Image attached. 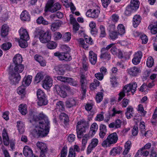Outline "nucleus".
Here are the masks:
<instances>
[{"label":"nucleus","instance_id":"79ce46f5","mask_svg":"<svg viewBox=\"0 0 157 157\" xmlns=\"http://www.w3.org/2000/svg\"><path fill=\"white\" fill-rule=\"evenodd\" d=\"M24 66L22 64L15 65L14 67V71L18 73L22 72L24 69Z\"/></svg>","mask_w":157,"mask_h":157},{"label":"nucleus","instance_id":"3c124183","mask_svg":"<svg viewBox=\"0 0 157 157\" xmlns=\"http://www.w3.org/2000/svg\"><path fill=\"white\" fill-rule=\"evenodd\" d=\"M150 30L151 32L153 34H157V25H150L148 27Z\"/></svg>","mask_w":157,"mask_h":157},{"label":"nucleus","instance_id":"49530a36","mask_svg":"<svg viewBox=\"0 0 157 157\" xmlns=\"http://www.w3.org/2000/svg\"><path fill=\"white\" fill-rule=\"evenodd\" d=\"M36 23L39 24H42L43 25H46L48 24V21L44 19L42 16L39 17L36 20Z\"/></svg>","mask_w":157,"mask_h":157},{"label":"nucleus","instance_id":"4be33fe9","mask_svg":"<svg viewBox=\"0 0 157 157\" xmlns=\"http://www.w3.org/2000/svg\"><path fill=\"white\" fill-rule=\"evenodd\" d=\"M89 59L91 64L94 65L97 61V55L92 51L89 52Z\"/></svg>","mask_w":157,"mask_h":157},{"label":"nucleus","instance_id":"c9c22d12","mask_svg":"<svg viewBox=\"0 0 157 157\" xmlns=\"http://www.w3.org/2000/svg\"><path fill=\"white\" fill-rule=\"evenodd\" d=\"M140 2L138 0H131L130 4L129 5L132 9L136 10L139 7Z\"/></svg>","mask_w":157,"mask_h":157},{"label":"nucleus","instance_id":"b1692460","mask_svg":"<svg viewBox=\"0 0 157 157\" xmlns=\"http://www.w3.org/2000/svg\"><path fill=\"white\" fill-rule=\"evenodd\" d=\"M55 89L57 92L58 94L61 97L65 98L67 96L66 92L63 90L60 86L58 85H56L55 86Z\"/></svg>","mask_w":157,"mask_h":157},{"label":"nucleus","instance_id":"0e129e2a","mask_svg":"<svg viewBox=\"0 0 157 157\" xmlns=\"http://www.w3.org/2000/svg\"><path fill=\"white\" fill-rule=\"evenodd\" d=\"M110 82L112 86L113 87H117L118 85L117 80L115 77L110 78Z\"/></svg>","mask_w":157,"mask_h":157},{"label":"nucleus","instance_id":"6ab92c4d","mask_svg":"<svg viewBox=\"0 0 157 157\" xmlns=\"http://www.w3.org/2000/svg\"><path fill=\"white\" fill-rule=\"evenodd\" d=\"M21 39L28 40L29 36L28 33L26 29L21 27L19 31Z\"/></svg>","mask_w":157,"mask_h":157},{"label":"nucleus","instance_id":"0eeeda50","mask_svg":"<svg viewBox=\"0 0 157 157\" xmlns=\"http://www.w3.org/2000/svg\"><path fill=\"white\" fill-rule=\"evenodd\" d=\"M9 75V79L11 84H16L18 83L21 78V77L19 74L10 72Z\"/></svg>","mask_w":157,"mask_h":157},{"label":"nucleus","instance_id":"cd10ccee","mask_svg":"<svg viewBox=\"0 0 157 157\" xmlns=\"http://www.w3.org/2000/svg\"><path fill=\"white\" fill-rule=\"evenodd\" d=\"M101 54L100 56L101 59H105L107 60H110L111 58V55L108 52L101 50Z\"/></svg>","mask_w":157,"mask_h":157},{"label":"nucleus","instance_id":"a19ab883","mask_svg":"<svg viewBox=\"0 0 157 157\" xmlns=\"http://www.w3.org/2000/svg\"><path fill=\"white\" fill-rule=\"evenodd\" d=\"M117 32L120 35L124 34L125 32V28L124 25L122 24H119L117 26Z\"/></svg>","mask_w":157,"mask_h":157},{"label":"nucleus","instance_id":"2eb2a0df","mask_svg":"<svg viewBox=\"0 0 157 157\" xmlns=\"http://www.w3.org/2000/svg\"><path fill=\"white\" fill-rule=\"evenodd\" d=\"M63 24V21L59 20L52 22L50 26L51 29L52 31L54 32L58 30Z\"/></svg>","mask_w":157,"mask_h":157},{"label":"nucleus","instance_id":"473e14b6","mask_svg":"<svg viewBox=\"0 0 157 157\" xmlns=\"http://www.w3.org/2000/svg\"><path fill=\"white\" fill-rule=\"evenodd\" d=\"M141 18L138 15H135L133 19V24L134 27H137L141 22Z\"/></svg>","mask_w":157,"mask_h":157},{"label":"nucleus","instance_id":"338daca9","mask_svg":"<svg viewBox=\"0 0 157 157\" xmlns=\"http://www.w3.org/2000/svg\"><path fill=\"white\" fill-rule=\"evenodd\" d=\"M104 113L101 112L100 114H98L95 118V120L98 121H103L104 118Z\"/></svg>","mask_w":157,"mask_h":157},{"label":"nucleus","instance_id":"aec40b11","mask_svg":"<svg viewBox=\"0 0 157 157\" xmlns=\"http://www.w3.org/2000/svg\"><path fill=\"white\" fill-rule=\"evenodd\" d=\"M121 124L122 121L119 119H117L114 122H113L109 124V127L110 128L116 129L120 128Z\"/></svg>","mask_w":157,"mask_h":157},{"label":"nucleus","instance_id":"4468645a","mask_svg":"<svg viewBox=\"0 0 157 157\" xmlns=\"http://www.w3.org/2000/svg\"><path fill=\"white\" fill-rule=\"evenodd\" d=\"M128 74L132 76H136L141 72L140 69L136 67H134L127 69Z\"/></svg>","mask_w":157,"mask_h":157},{"label":"nucleus","instance_id":"4d7b16f0","mask_svg":"<svg viewBox=\"0 0 157 157\" xmlns=\"http://www.w3.org/2000/svg\"><path fill=\"white\" fill-rule=\"evenodd\" d=\"M100 37L102 38L105 37L106 35V33L105 32V28L103 26H100Z\"/></svg>","mask_w":157,"mask_h":157},{"label":"nucleus","instance_id":"393cba45","mask_svg":"<svg viewBox=\"0 0 157 157\" xmlns=\"http://www.w3.org/2000/svg\"><path fill=\"white\" fill-rule=\"evenodd\" d=\"M54 0H49L47 3L46 7L48 10L52 13L56 12L54 6Z\"/></svg>","mask_w":157,"mask_h":157},{"label":"nucleus","instance_id":"c756f323","mask_svg":"<svg viewBox=\"0 0 157 157\" xmlns=\"http://www.w3.org/2000/svg\"><path fill=\"white\" fill-rule=\"evenodd\" d=\"M9 27L6 24L3 25L2 28L1 36L3 37H6L8 33Z\"/></svg>","mask_w":157,"mask_h":157},{"label":"nucleus","instance_id":"f704fd0d","mask_svg":"<svg viewBox=\"0 0 157 157\" xmlns=\"http://www.w3.org/2000/svg\"><path fill=\"white\" fill-rule=\"evenodd\" d=\"M59 119L60 121L63 122L65 124L69 122V117L67 115L64 113H60L59 116Z\"/></svg>","mask_w":157,"mask_h":157},{"label":"nucleus","instance_id":"7ed1b4c3","mask_svg":"<svg viewBox=\"0 0 157 157\" xmlns=\"http://www.w3.org/2000/svg\"><path fill=\"white\" fill-rule=\"evenodd\" d=\"M118 139L117 134L116 132L113 133L109 135L107 139L102 143L101 145L103 147L110 146L111 145L116 143Z\"/></svg>","mask_w":157,"mask_h":157},{"label":"nucleus","instance_id":"1a4fd4ad","mask_svg":"<svg viewBox=\"0 0 157 157\" xmlns=\"http://www.w3.org/2000/svg\"><path fill=\"white\" fill-rule=\"evenodd\" d=\"M54 55L58 57L60 60H65L69 61L72 59L71 57L68 53L57 52L55 53Z\"/></svg>","mask_w":157,"mask_h":157},{"label":"nucleus","instance_id":"ddd939ff","mask_svg":"<svg viewBox=\"0 0 157 157\" xmlns=\"http://www.w3.org/2000/svg\"><path fill=\"white\" fill-rule=\"evenodd\" d=\"M140 130L142 136L147 137L151 136V133L150 131H145V126L144 122H141L140 124Z\"/></svg>","mask_w":157,"mask_h":157},{"label":"nucleus","instance_id":"412c9836","mask_svg":"<svg viewBox=\"0 0 157 157\" xmlns=\"http://www.w3.org/2000/svg\"><path fill=\"white\" fill-rule=\"evenodd\" d=\"M24 155L26 157H32L33 153L31 149L28 146H25L23 148Z\"/></svg>","mask_w":157,"mask_h":157},{"label":"nucleus","instance_id":"20e7f679","mask_svg":"<svg viewBox=\"0 0 157 157\" xmlns=\"http://www.w3.org/2000/svg\"><path fill=\"white\" fill-rule=\"evenodd\" d=\"M88 126V124L83 120L78 121L76 127L77 137L78 138H81L82 137L83 133L86 132V129L87 128Z\"/></svg>","mask_w":157,"mask_h":157},{"label":"nucleus","instance_id":"864d4df0","mask_svg":"<svg viewBox=\"0 0 157 157\" xmlns=\"http://www.w3.org/2000/svg\"><path fill=\"white\" fill-rule=\"evenodd\" d=\"M135 11L134 9L128 5L126 7L125 11L124 12V14L127 16H129L132 13L133 11Z\"/></svg>","mask_w":157,"mask_h":157},{"label":"nucleus","instance_id":"ea45409f","mask_svg":"<svg viewBox=\"0 0 157 157\" xmlns=\"http://www.w3.org/2000/svg\"><path fill=\"white\" fill-rule=\"evenodd\" d=\"M25 86L22 85L17 89V92L19 95H21V98H23L25 96Z\"/></svg>","mask_w":157,"mask_h":157},{"label":"nucleus","instance_id":"a18cd8bd","mask_svg":"<svg viewBox=\"0 0 157 157\" xmlns=\"http://www.w3.org/2000/svg\"><path fill=\"white\" fill-rule=\"evenodd\" d=\"M48 100L46 97L38 98L37 104L39 106L46 105L48 104Z\"/></svg>","mask_w":157,"mask_h":157},{"label":"nucleus","instance_id":"bb28decb","mask_svg":"<svg viewBox=\"0 0 157 157\" xmlns=\"http://www.w3.org/2000/svg\"><path fill=\"white\" fill-rule=\"evenodd\" d=\"M96 24L94 21H91L89 24V26L91 29V34L94 36H95L98 33V30L96 28Z\"/></svg>","mask_w":157,"mask_h":157},{"label":"nucleus","instance_id":"5fc2aeb1","mask_svg":"<svg viewBox=\"0 0 157 157\" xmlns=\"http://www.w3.org/2000/svg\"><path fill=\"white\" fill-rule=\"evenodd\" d=\"M43 73L42 72L38 73L36 75L35 81L36 83H38L40 82L44 78Z\"/></svg>","mask_w":157,"mask_h":157},{"label":"nucleus","instance_id":"6e6d98bb","mask_svg":"<svg viewBox=\"0 0 157 157\" xmlns=\"http://www.w3.org/2000/svg\"><path fill=\"white\" fill-rule=\"evenodd\" d=\"M12 44L10 42H6L3 44L1 45V48L4 51L9 50L11 47Z\"/></svg>","mask_w":157,"mask_h":157},{"label":"nucleus","instance_id":"9b49d317","mask_svg":"<svg viewBox=\"0 0 157 157\" xmlns=\"http://www.w3.org/2000/svg\"><path fill=\"white\" fill-rule=\"evenodd\" d=\"M52 80L49 76H46L43 82V87L45 89L50 88L52 86Z\"/></svg>","mask_w":157,"mask_h":157},{"label":"nucleus","instance_id":"e2e57ef3","mask_svg":"<svg viewBox=\"0 0 157 157\" xmlns=\"http://www.w3.org/2000/svg\"><path fill=\"white\" fill-rule=\"evenodd\" d=\"M103 94L101 92H99L97 94L96 96V101L98 103L100 102L102 100Z\"/></svg>","mask_w":157,"mask_h":157},{"label":"nucleus","instance_id":"680f3d73","mask_svg":"<svg viewBox=\"0 0 157 157\" xmlns=\"http://www.w3.org/2000/svg\"><path fill=\"white\" fill-rule=\"evenodd\" d=\"M57 44L56 42L53 41H50L47 44L48 48L51 49L55 48Z\"/></svg>","mask_w":157,"mask_h":157},{"label":"nucleus","instance_id":"09e8293b","mask_svg":"<svg viewBox=\"0 0 157 157\" xmlns=\"http://www.w3.org/2000/svg\"><path fill=\"white\" fill-rule=\"evenodd\" d=\"M80 46L82 47L85 49H87L88 48L87 44L85 43V41L82 38H80L77 40Z\"/></svg>","mask_w":157,"mask_h":157},{"label":"nucleus","instance_id":"58836bf2","mask_svg":"<svg viewBox=\"0 0 157 157\" xmlns=\"http://www.w3.org/2000/svg\"><path fill=\"white\" fill-rule=\"evenodd\" d=\"M32 78V76L28 75L27 77H25L22 82V85L28 86L31 83Z\"/></svg>","mask_w":157,"mask_h":157},{"label":"nucleus","instance_id":"603ef678","mask_svg":"<svg viewBox=\"0 0 157 157\" xmlns=\"http://www.w3.org/2000/svg\"><path fill=\"white\" fill-rule=\"evenodd\" d=\"M118 34L117 32L115 31L109 32V38L112 40H115L118 38Z\"/></svg>","mask_w":157,"mask_h":157},{"label":"nucleus","instance_id":"7c9ffc66","mask_svg":"<svg viewBox=\"0 0 157 157\" xmlns=\"http://www.w3.org/2000/svg\"><path fill=\"white\" fill-rule=\"evenodd\" d=\"M17 126L20 133L22 134L24 132L25 124L23 122L20 121H17Z\"/></svg>","mask_w":157,"mask_h":157},{"label":"nucleus","instance_id":"6e6552de","mask_svg":"<svg viewBox=\"0 0 157 157\" xmlns=\"http://www.w3.org/2000/svg\"><path fill=\"white\" fill-rule=\"evenodd\" d=\"M100 13L98 9H90L87 11L86 15L88 17L95 19L98 17Z\"/></svg>","mask_w":157,"mask_h":157},{"label":"nucleus","instance_id":"f8f14e48","mask_svg":"<svg viewBox=\"0 0 157 157\" xmlns=\"http://www.w3.org/2000/svg\"><path fill=\"white\" fill-rule=\"evenodd\" d=\"M98 140L97 139L93 138L92 139L88 147L87 151V154H90L92 150L98 145Z\"/></svg>","mask_w":157,"mask_h":157},{"label":"nucleus","instance_id":"052dcab7","mask_svg":"<svg viewBox=\"0 0 157 157\" xmlns=\"http://www.w3.org/2000/svg\"><path fill=\"white\" fill-rule=\"evenodd\" d=\"M28 40L21 39L19 41V44L20 47L23 48H25L28 46L27 41Z\"/></svg>","mask_w":157,"mask_h":157},{"label":"nucleus","instance_id":"37998d69","mask_svg":"<svg viewBox=\"0 0 157 157\" xmlns=\"http://www.w3.org/2000/svg\"><path fill=\"white\" fill-rule=\"evenodd\" d=\"M89 139V136L87 135H84L82 137V151L84 150L87 143V140Z\"/></svg>","mask_w":157,"mask_h":157},{"label":"nucleus","instance_id":"39448f33","mask_svg":"<svg viewBox=\"0 0 157 157\" xmlns=\"http://www.w3.org/2000/svg\"><path fill=\"white\" fill-rule=\"evenodd\" d=\"M39 39L41 42L46 43L50 41L51 38V35L49 31L44 32L41 31L39 32Z\"/></svg>","mask_w":157,"mask_h":157},{"label":"nucleus","instance_id":"423d86ee","mask_svg":"<svg viewBox=\"0 0 157 157\" xmlns=\"http://www.w3.org/2000/svg\"><path fill=\"white\" fill-rule=\"evenodd\" d=\"M117 114H120V117L122 118L123 116V112L121 110H118L116 108L114 107L110 111L109 115L106 118L104 121L105 122H108L110 120V117L115 116Z\"/></svg>","mask_w":157,"mask_h":157},{"label":"nucleus","instance_id":"69168bd1","mask_svg":"<svg viewBox=\"0 0 157 157\" xmlns=\"http://www.w3.org/2000/svg\"><path fill=\"white\" fill-rule=\"evenodd\" d=\"M36 94L38 98L45 97V94L44 92L40 89H39L37 90Z\"/></svg>","mask_w":157,"mask_h":157},{"label":"nucleus","instance_id":"dca6fc26","mask_svg":"<svg viewBox=\"0 0 157 157\" xmlns=\"http://www.w3.org/2000/svg\"><path fill=\"white\" fill-rule=\"evenodd\" d=\"M36 145L37 147L40 150V153H47L48 149L45 143L39 141L36 143Z\"/></svg>","mask_w":157,"mask_h":157},{"label":"nucleus","instance_id":"2f4dec72","mask_svg":"<svg viewBox=\"0 0 157 157\" xmlns=\"http://www.w3.org/2000/svg\"><path fill=\"white\" fill-rule=\"evenodd\" d=\"M134 109L132 106H128L126 109V111L125 113L126 118L129 119L133 116Z\"/></svg>","mask_w":157,"mask_h":157},{"label":"nucleus","instance_id":"9d476101","mask_svg":"<svg viewBox=\"0 0 157 157\" xmlns=\"http://www.w3.org/2000/svg\"><path fill=\"white\" fill-rule=\"evenodd\" d=\"M80 82L82 94L84 95L86 93V89L87 80L85 75L81 74L80 76Z\"/></svg>","mask_w":157,"mask_h":157},{"label":"nucleus","instance_id":"f257e3e1","mask_svg":"<svg viewBox=\"0 0 157 157\" xmlns=\"http://www.w3.org/2000/svg\"><path fill=\"white\" fill-rule=\"evenodd\" d=\"M38 124L32 131L33 136L36 138L47 136L49 131L50 123L48 117L43 113L38 115Z\"/></svg>","mask_w":157,"mask_h":157},{"label":"nucleus","instance_id":"e433bc0d","mask_svg":"<svg viewBox=\"0 0 157 157\" xmlns=\"http://www.w3.org/2000/svg\"><path fill=\"white\" fill-rule=\"evenodd\" d=\"M122 148L120 147H117L113 148L111 150L110 155L115 156L117 154H119L121 151Z\"/></svg>","mask_w":157,"mask_h":157},{"label":"nucleus","instance_id":"bf43d9fd","mask_svg":"<svg viewBox=\"0 0 157 157\" xmlns=\"http://www.w3.org/2000/svg\"><path fill=\"white\" fill-rule=\"evenodd\" d=\"M154 64L153 59L151 56L149 57L147 60L146 64L147 67H151Z\"/></svg>","mask_w":157,"mask_h":157},{"label":"nucleus","instance_id":"4c0bfd02","mask_svg":"<svg viewBox=\"0 0 157 157\" xmlns=\"http://www.w3.org/2000/svg\"><path fill=\"white\" fill-rule=\"evenodd\" d=\"M18 109L22 115H25L28 112L27 105L25 104H22L19 105Z\"/></svg>","mask_w":157,"mask_h":157},{"label":"nucleus","instance_id":"c03bdc74","mask_svg":"<svg viewBox=\"0 0 157 157\" xmlns=\"http://www.w3.org/2000/svg\"><path fill=\"white\" fill-rule=\"evenodd\" d=\"M71 38V33L69 32L65 33L63 35L62 39L63 41L65 42H69Z\"/></svg>","mask_w":157,"mask_h":157},{"label":"nucleus","instance_id":"f3484780","mask_svg":"<svg viewBox=\"0 0 157 157\" xmlns=\"http://www.w3.org/2000/svg\"><path fill=\"white\" fill-rule=\"evenodd\" d=\"M65 103L66 107L70 108L76 106L77 101L75 98H72L68 99Z\"/></svg>","mask_w":157,"mask_h":157},{"label":"nucleus","instance_id":"13d9d810","mask_svg":"<svg viewBox=\"0 0 157 157\" xmlns=\"http://www.w3.org/2000/svg\"><path fill=\"white\" fill-rule=\"evenodd\" d=\"M138 111L143 116H145L147 113V111L144 110L143 105L139 104L138 105Z\"/></svg>","mask_w":157,"mask_h":157},{"label":"nucleus","instance_id":"c85d7f7f","mask_svg":"<svg viewBox=\"0 0 157 157\" xmlns=\"http://www.w3.org/2000/svg\"><path fill=\"white\" fill-rule=\"evenodd\" d=\"M20 18L21 20L23 21H29L30 19L29 14L27 11L25 10L21 13L20 15Z\"/></svg>","mask_w":157,"mask_h":157},{"label":"nucleus","instance_id":"a211bd4d","mask_svg":"<svg viewBox=\"0 0 157 157\" xmlns=\"http://www.w3.org/2000/svg\"><path fill=\"white\" fill-rule=\"evenodd\" d=\"M142 56V53L141 51H138L136 53L132 61L135 65H137L139 64L140 61V59Z\"/></svg>","mask_w":157,"mask_h":157},{"label":"nucleus","instance_id":"8fccbe9b","mask_svg":"<svg viewBox=\"0 0 157 157\" xmlns=\"http://www.w3.org/2000/svg\"><path fill=\"white\" fill-rule=\"evenodd\" d=\"M56 77L58 80L67 83L68 82H69L71 80L70 78H67L64 76H59Z\"/></svg>","mask_w":157,"mask_h":157},{"label":"nucleus","instance_id":"72a5a7b5","mask_svg":"<svg viewBox=\"0 0 157 157\" xmlns=\"http://www.w3.org/2000/svg\"><path fill=\"white\" fill-rule=\"evenodd\" d=\"M56 110L59 112L63 111L65 110V106L64 103L63 101H59L56 104Z\"/></svg>","mask_w":157,"mask_h":157},{"label":"nucleus","instance_id":"a878e982","mask_svg":"<svg viewBox=\"0 0 157 157\" xmlns=\"http://www.w3.org/2000/svg\"><path fill=\"white\" fill-rule=\"evenodd\" d=\"M13 60L14 65L22 64V58L21 55L18 54L14 56Z\"/></svg>","mask_w":157,"mask_h":157},{"label":"nucleus","instance_id":"774afa93","mask_svg":"<svg viewBox=\"0 0 157 157\" xmlns=\"http://www.w3.org/2000/svg\"><path fill=\"white\" fill-rule=\"evenodd\" d=\"M67 152V148L66 147H63L61 152L60 157H66Z\"/></svg>","mask_w":157,"mask_h":157},{"label":"nucleus","instance_id":"f03ea898","mask_svg":"<svg viewBox=\"0 0 157 157\" xmlns=\"http://www.w3.org/2000/svg\"><path fill=\"white\" fill-rule=\"evenodd\" d=\"M137 87V84L136 82H132L126 85L124 87L123 90L121 91L119 94V97L118 101H120L125 96V92L128 93L131 92L132 94L136 90Z\"/></svg>","mask_w":157,"mask_h":157},{"label":"nucleus","instance_id":"de8ad7c7","mask_svg":"<svg viewBox=\"0 0 157 157\" xmlns=\"http://www.w3.org/2000/svg\"><path fill=\"white\" fill-rule=\"evenodd\" d=\"M99 84L100 82L98 80L94 79V82L90 85V88L91 90H94L99 85Z\"/></svg>","mask_w":157,"mask_h":157},{"label":"nucleus","instance_id":"5701e85b","mask_svg":"<svg viewBox=\"0 0 157 157\" xmlns=\"http://www.w3.org/2000/svg\"><path fill=\"white\" fill-rule=\"evenodd\" d=\"M2 136L4 145L6 146H8L10 144V139L5 128L2 131Z\"/></svg>","mask_w":157,"mask_h":157}]
</instances>
